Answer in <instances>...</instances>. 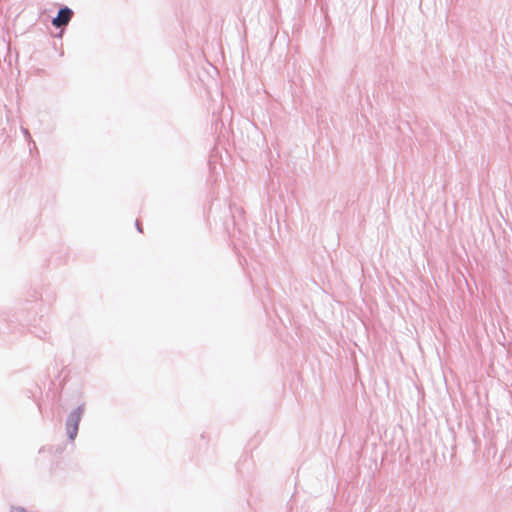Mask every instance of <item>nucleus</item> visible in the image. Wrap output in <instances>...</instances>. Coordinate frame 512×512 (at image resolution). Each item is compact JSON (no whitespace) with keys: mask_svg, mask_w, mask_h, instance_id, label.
I'll return each mask as SVG.
<instances>
[{"mask_svg":"<svg viewBox=\"0 0 512 512\" xmlns=\"http://www.w3.org/2000/svg\"><path fill=\"white\" fill-rule=\"evenodd\" d=\"M83 414L84 404H81L78 407H76L66 418V433L70 441H73L77 436L79 423L82 419Z\"/></svg>","mask_w":512,"mask_h":512,"instance_id":"1","label":"nucleus"},{"mask_svg":"<svg viewBox=\"0 0 512 512\" xmlns=\"http://www.w3.org/2000/svg\"><path fill=\"white\" fill-rule=\"evenodd\" d=\"M73 16V10L68 6H61L57 12V15L52 18V25L55 28H63L69 24Z\"/></svg>","mask_w":512,"mask_h":512,"instance_id":"2","label":"nucleus"},{"mask_svg":"<svg viewBox=\"0 0 512 512\" xmlns=\"http://www.w3.org/2000/svg\"><path fill=\"white\" fill-rule=\"evenodd\" d=\"M10 512H27L22 506H11Z\"/></svg>","mask_w":512,"mask_h":512,"instance_id":"3","label":"nucleus"},{"mask_svg":"<svg viewBox=\"0 0 512 512\" xmlns=\"http://www.w3.org/2000/svg\"><path fill=\"white\" fill-rule=\"evenodd\" d=\"M21 131L24 135V137L28 140V141H31V135H30V132L27 128H24V127H21Z\"/></svg>","mask_w":512,"mask_h":512,"instance_id":"4","label":"nucleus"},{"mask_svg":"<svg viewBox=\"0 0 512 512\" xmlns=\"http://www.w3.org/2000/svg\"><path fill=\"white\" fill-rule=\"evenodd\" d=\"M135 226H136V229H137L138 232H140V233L143 232L142 225H141V223L138 220H136Z\"/></svg>","mask_w":512,"mask_h":512,"instance_id":"5","label":"nucleus"},{"mask_svg":"<svg viewBox=\"0 0 512 512\" xmlns=\"http://www.w3.org/2000/svg\"><path fill=\"white\" fill-rule=\"evenodd\" d=\"M28 142H29V146H30V151H32V149H36V144L32 139H31V141H28Z\"/></svg>","mask_w":512,"mask_h":512,"instance_id":"6","label":"nucleus"}]
</instances>
